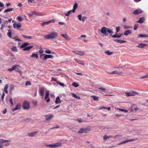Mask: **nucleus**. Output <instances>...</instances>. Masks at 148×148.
<instances>
[{
	"instance_id": "nucleus-1",
	"label": "nucleus",
	"mask_w": 148,
	"mask_h": 148,
	"mask_svg": "<svg viewBox=\"0 0 148 148\" xmlns=\"http://www.w3.org/2000/svg\"><path fill=\"white\" fill-rule=\"evenodd\" d=\"M58 35V33L56 32H53L49 34L45 35L44 38L46 39H52L56 38Z\"/></svg>"
},
{
	"instance_id": "nucleus-2",
	"label": "nucleus",
	"mask_w": 148,
	"mask_h": 148,
	"mask_svg": "<svg viewBox=\"0 0 148 148\" xmlns=\"http://www.w3.org/2000/svg\"><path fill=\"white\" fill-rule=\"evenodd\" d=\"M107 32L111 34H112V33H113V32H112V29H109L105 27H103L102 28L101 30V32L102 33L105 34H106Z\"/></svg>"
},
{
	"instance_id": "nucleus-3",
	"label": "nucleus",
	"mask_w": 148,
	"mask_h": 148,
	"mask_svg": "<svg viewBox=\"0 0 148 148\" xmlns=\"http://www.w3.org/2000/svg\"><path fill=\"white\" fill-rule=\"evenodd\" d=\"M90 127H87L81 128L78 132V133L81 134L84 133H86L87 131L90 130Z\"/></svg>"
},
{
	"instance_id": "nucleus-4",
	"label": "nucleus",
	"mask_w": 148,
	"mask_h": 148,
	"mask_svg": "<svg viewBox=\"0 0 148 148\" xmlns=\"http://www.w3.org/2000/svg\"><path fill=\"white\" fill-rule=\"evenodd\" d=\"M22 106L24 109L28 110L29 108V103L27 101H25Z\"/></svg>"
},
{
	"instance_id": "nucleus-5",
	"label": "nucleus",
	"mask_w": 148,
	"mask_h": 148,
	"mask_svg": "<svg viewBox=\"0 0 148 148\" xmlns=\"http://www.w3.org/2000/svg\"><path fill=\"white\" fill-rule=\"evenodd\" d=\"M125 94L127 96H134L136 95H138V93L134 91H132L128 92L125 93Z\"/></svg>"
},
{
	"instance_id": "nucleus-6",
	"label": "nucleus",
	"mask_w": 148,
	"mask_h": 148,
	"mask_svg": "<svg viewBox=\"0 0 148 148\" xmlns=\"http://www.w3.org/2000/svg\"><path fill=\"white\" fill-rule=\"evenodd\" d=\"M45 88L43 87H40L39 89V95L41 96H43Z\"/></svg>"
},
{
	"instance_id": "nucleus-7",
	"label": "nucleus",
	"mask_w": 148,
	"mask_h": 148,
	"mask_svg": "<svg viewBox=\"0 0 148 148\" xmlns=\"http://www.w3.org/2000/svg\"><path fill=\"white\" fill-rule=\"evenodd\" d=\"M143 11L140 9H138L135 10L133 12V14H138L142 13Z\"/></svg>"
},
{
	"instance_id": "nucleus-8",
	"label": "nucleus",
	"mask_w": 148,
	"mask_h": 148,
	"mask_svg": "<svg viewBox=\"0 0 148 148\" xmlns=\"http://www.w3.org/2000/svg\"><path fill=\"white\" fill-rule=\"evenodd\" d=\"M49 92L48 90L46 91L45 93V100H46V101L47 102H49L50 101V99L49 98Z\"/></svg>"
},
{
	"instance_id": "nucleus-9",
	"label": "nucleus",
	"mask_w": 148,
	"mask_h": 148,
	"mask_svg": "<svg viewBox=\"0 0 148 148\" xmlns=\"http://www.w3.org/2000/svg\"><path fill=\"white\" fill-rule=\"evenodd\" d=\"M73 52L74 53L80 56H83L85 54V52L84 51H73Z\"/></svg>"
},
{
	"instance_id": "nucleus-10",
	"label": "nucleus",
	"mask_w": 148,
	"mask_h": 148,
	"mask_svg": "<svg viewBox=\"0 0 148 148\" xmlns=\"http://www.w3.org/2000/svg\"><path fill=\"white\" fill-rule=\"evenodd\" d=\"M21 107V104L18 103L17 104L16 106L15 107L12 109V110L13 111H14L15 110H17L18 109H20Z\"/></svg>"
},
{
	"instance_id": "nucleus-11",
	"label": "nucleus",
	"mask_w": 148,
	"mask_h": 148,
	"mask_svg": "<svg viewBox=\"0 0 148 148\" xmlns=\"http://www.w3.org/2000/svg\"><path fill=\"white\" fill-rule=\"evenodd\" d=\"M13 27L14 28L16 27L18 29V28H20L21 26V25L20 23H18L17 24L14 23L13 25Z\"/></svg>"
},
{
	"instance_id": "nucleus-12",
	"label": "nucleus",
	"mask_w": 148,
	"mask_h": 148,
	"mask_svg": "<svg viewBox=\"0 0 148 148\" xmlns=\"http://www.w3.org/2000/svg\"><path fill=\"white\" fill-rule=\"evenodd\" d=\"M38 132V131H35L32 133H28L27 135L29 136L33 137L36 135Z\"/></svg>"
},
{
	"instance_id": "nucleus-13",
	"label": "nucleus",
	"mask_w": 148,
	"mask_h": 148,
	"mask_svg": "<svg viewBox=\"0 0 148 148\" xmlns=\"http://www.w3.org/2000/svg\"><path fill=\"white\" fill-rule=\"evenodd\" d=\"M45 119L47 121L50 120L52 119L53 117V115L52 114H50L49 115H46Z\"/></svg>"
},
{
	"instance_id": "nucleus-14",
	"label": "nucleus",
	"mask_w": 148,
	"mask_h": 148,
	"mask_svg": "<svg viewBox=\"0 0 148 148\" xmlns=\"http://www.w3.org/2000/svg\"><path fill=\"white\" fill-rule=\"evenodd\" d=\"M53 58V56L51 55H45L44 57V59L45 60H46L47 59L51 58Z\"/></svg>"
},
{
	"instance_id": "nucleus-15",
	"label": "nucleus",
	"mask_w": 148,
	"mask_h": 148,
	"mask_svg": "<svg viewBox=\"0 0 148 148\" xmlns=\"http://www.w3.org/2000/svg\"><path fill=\"white\" fill-rule=\"evenodd\" d=\"M147 46V45L146 44L140 43L138 45L137 47L140 48H142L144 47Z\"/></svg>"
},
{
	"instance_id": "nucleus-16",
	"label": "nucleus",
	"mask_w": 148,
	"mask_h": 148,
	"mask_svg": "<svg viewBox=\"0 0 148 148\" xmlns=\"http://www.w3.org/2000/svg\"><path fill=\"white\" fill-rule=\"evenodd\" d=\"M61 36H62L63 37L65 38L66 40L68 41H69L70 40V38H69L67 34H62Z\"/></svg>"
},
{
	"instance_id": "nucleus-17",
	"label": "nucleus",
	"mask_w": 148,
	"mask_h": 148,
	"mask_svg": "<svg viewBox=\"0 0 148 148\" xmlns=\"http://www.w3.org/2000/svg\"><path fill=\"white\" fill-rule=\"evenodd\" d=\"M135 140L134 139H130V140H126L125 141H123L121 142L120 143H119V145L121 144H123V143H127V142H129L130 141H135Z\"/></svg>"
},
{
	"instance_id": "nucleus-18",
	"label": "nucleus",
	"mask_w": 148,
	"mask_h": 148,
	"mask_svg": "<svg viewBox=\"0 0 148 148\" xmlns=\"http://www.w3.org/2000/svg\"><path fill=\"white\" fill-rule=\"evenodd\" d=\"M122 35H123L122 34H119V35H117L115 34L113 35H112L111 36L112 37L114 38H119L121 37Z\"/></svg>"
},
{
	"instance_id": "nucleus-19",
	"label": "nucleus",
	"mask_w": 148,
	"mask_h": 148,
	"mask_svg": "<svg viewBox=\"0 0 148 148\" xmlns=\"http://www.w3.org/2000/svg\"><path fill=\"white\" fill-rule=\"evenodd\" d=\"M114 41L115 42H117L118 43H121L125 42H126V41L121 40L114 39Z\"/></svg>"
},
{
	"instance_id": "nucleus-20",
	"label": "nucleus",
	"mask_w": 148,
	"mask_h": 148,
	"mask_svg": "<svg viewBox=\"0 0 148 148\" xmlns=\"http://www.w3.org/2000/svg\"><path fill=\"white\" fill-rule=\"evenodd\" d=\"M33 46H29L26 47L23 49L24 51H28L33 47Z\"/></svg>"
},
{
	"instance_id": "nucleus-21",
	"label": "nucleus",
	"mask_w": 148,
	"mask_h": 148,
	"mask_svg": "<svg viewBox=\"0 0 148 148\" xmlns=\"http://www.w3.org/2000/svg\"><path fill=\"white\" fill-rule=\"evenodd\" d=\"M131 32L130 30H127L125 31L124 33V35L127 36L129 34H131Z\"/></svg>"
},
{
	"instance_id": "nucleus-22",
	"label": "nucleus",
	"mask_w": 148,
	"mask_h": 148,
	"mask_svg": "<svg viewBox=\"0 0 148 148\" xmlns=\"http://www.w3.org/2000/svg\"><path fill=\"white\" fill-rule=\"evenodd\" d=\"M29 43L27 42H25L21 46V48H24L27 45H29Z\"/></svg>"
},
{
	"instance_id": "nucleus-23",
	"label": "nucleus",
	"mask_w": 148,
	"mask_h": 148,
	"mask_svg": "<svg viewBox=\"0 0 148 148\" xmlns=\"http://www.w3.org/2000/svg\"><path fill=\"white\" fill-rule=\"evenodd\" d=\"M78 5L76 3L74 4L73 6V9L72 10V12L74 13L75 11V10L77 8Z\"/></svg>"
},
{
	"instance_id": "nucleus-24",
	"label": "nucleus",
	"mask_w": 148,
	"mask_h": 148,
	"mask_svg": "<svg viewBox=\"0 0 148 148\" xmlns=\"http://www.w3.org/2000/svg\"><path fill=\"white\" fill-rule=\"evenodd\" d=\"M14 66H16V69H15V71L18 72H19V73L21 74L22 73L21 71L20 70V69L18 67H19V66L18 65H14Z\"/></svg>"
},
{
	"instance_id": "nucleus-25",
	"label": "nucleus",
	"mask_w": 148,
	"mask_h": 148,
	"mask_svg": "<svg viewBox=\"0 0 148 148\" xmlns=\"http://www.w3.org/2000/svg\"><path fill=\"white\" fill-rule=\"evenodd\" d=\"M145 21V19L143 17H142L140 18L138 21H137L136 22L137 23H142L144 22Z\"/></svg>"
},
{
	"instance_id": "nucleus-26",
	"label": "nucleus",
	"mask_w": 148,
	"mask_h": 148,
	"mask_svg": "<svg viewBox=\"0 0 148 148\" xmlns=\"http://www.w3.org/2000/svg\"><path fill=\"white\" fill-rule=\"evenodd\" d=\"M34 14L37 15L36 12L35 11H33L30 13L28 14V15L30 17H32V16Z\"/></svg>"
},
{
	"instance_id": "nucleus-27",
	"label": "nucleus",
	"mask_w": 148,
	"mask_h": 148,
	"mask_svg": "<svg viewBox=\"0 0 148 148\" xmlns=\"http://www.w3.org/2000/svg\"><path fill=\"white\" fill-rule=\"evenodd\" d=\"M8 84L5 85V86L4 88V91L6 94L8 93Z\"/></svg>"
},
{
	"instance_id": "nucleus-28",
	"label": "nucleus",
	"mask_w": 148,
	"mask_h": 148,
	"mask_svg": "<svg viewBox=\"0 0 148 148\" xmlns=\"http://www.w3.org/2000/svg\"><path fill=\"white\" fill-rule=\"evenodd\" d=\"M55 102L56 104H58L61 103V101L60 100V98L59 97H58L56 98Z\"/></svg>"
},
{
	"instance_id": "nucleus-29",
	"label": "nucleus",
	"mask_w": 148,
	"mask_h": 148,
	"mask_svg": "<svg viewBox=\"0 0 148 148\" xmlns=\"http://www.w3.org/2000/svg\"><path fill=\"white\" fill-rule=\"evenodd\" d=\"M0 140L1 141V143H5L10 142H11V140H4L3 139H1Z\"/></svg>"
},
{
	"instance_id": "nucleus-30",
	"label": "nucleus",
	"mask_w": 148,
	"mask_h": 148,
	"mask_svg": "<svg viewBox=\"0 0 148 148\" xmlns=\"http://www.w3.org/2000/svg\"><path fill=\"white\" fill-rule=\"evenodd\" d=\"M54 147H60L62 145V143H57L55 144H54Z\"/></svg>"
},
{
	"instance_id": "nucleus-31",
	"label": "nucleus",
	"mask_w": 148,
	"mask_h": 148,
	"mask_svg": "<svg viewBox=\"0 0 148 148\" xmlns=\"http://www.w3.org/2000/svg\"><path fill=\"white\" fill-rule=\"evenodd\" d=\"M109 73L110 74H118L119 75H120L122 73L121 72H119L116 71H113L112 72Z\"/></svg>"
},
{
	"instance_id": "nucleus-32",
	"label": "nucleus",
	"mask_w": 148,
	"mask_h": 148,
	"mask_svg": "<svg viewBox=\"0 0 148 148\" xmlns=\"http://www.w3.org/2000/svg\"><path fill=\"white\" fill-rule=\"evenodd\" d=\"M22 36L25 38L30 39L32 38V37L30 36H27L25 35H22Z\"/></svg>"
},
{
	"instance_id": "nucleus-33",
	"label": "nucleus",
	"mask_w": 148,
	"mask_h": 148,
	"mask_svg": "<svg viewBox=\"0 0 148 148\" xmlns=\"http://www.w3.org/2000/svg\"><path fill=\"white\" fill-rule=\"evenodd\" d=\"M14 9L13 8H9L5 10L4 11V12L5 13H6L12 11Z\"/></svg>"
},
{
	"instance_id": "nucleus-34",
	"label": "nucleus",
	"mask_w": 148,
	"mask_h": 148,
	"mask_svg": "<svg viewBox=\"0 0 148 148\" xmlns=\"http://www.w3.org/2000/svg\"><path fill=\"white\" fill-rule=\"evenodd\" d=\"M138 37H148V35L145 34H139L138 35Z\"/></svg>"
},
{
	"instance_id": "nucleus-35",
	"label": "nucleus",
	"mask_w": 148,
	"mask_h": 148,
	"mask_svg": "<svg viewBox=\"0 0 148 148\" xmlns=\"http://www.w3.org/2000/svg\"><path fill=\"white\" fill-rule=\"evenodd\" d=\"M16 66L14 65L12 68L8 69V71L11 72L12 71L14 70H15V69H16Z\"/></svg>"
},
{
	"instance_id": "nucleus-36",
	"label": "nucleus",
	"mask_w": 148,
	"mask_h": 148,
	"mask_svg": "<svg viewBox=\"0 0 148 148\" xmlns=\"http://www.w3.org/2000/svg\"><path fill=\"white\" fill-rule=\"evenodd\" d=\"M31 57L32 58H34L36 59H37L38 57V56L37 54L34 53L31 56Z\"/></svg>"
},
{
	"instance_id": "nucleus-37",
	"label": "nucleus",
	"mask_w": 148,
	"mask_h": 148,
	"mask_svg": "<svg viewBox=\"0 0 148 148\" xmlns=\"http://www.w3.org/2000/svg\"><path fill=\"white\" fill-rule=\"evenodd\" d=\"M98 89L99 92L101 91L103 92H105V89L102 87L98 88Z\"/></svg>"
},
{
	"instance_id": "nucleus-38",
	"label": "nucleus",
	"mask_w": 148,
	"mask_h": 148,
	"mask_svg": "<svg viewBox=\"0 0 148 148\" xmlns=\"http://www.w3.org/2000/svg\"><path fill=\"white\" fill-rule=\"evenodd\" d=\"M71 94H72V96L73 97H74V98H76V99H81V98L80 97H79L77 96L75 94H74V93H72Z\"/></svg>"
},
{
	"instance_id": "nucleus-39",
	"label": "nucleus",
	"mask_w": 148,
	"mask_h": 148,
	"mask_svg": "<svg viewBox=\"0 0 148 148\" xmlns=\"http://www.w3.org/2000/svg\"><path fill=\"white\" fill-rule=\"evenodd\" d=\"M91 97L93 98L95 101H98L99 100V97L95 96L93 95L91 96Z\"/></svg>"
},
{
	"instance_id": "nucleus-40",
	"label": "nucleus",
	"mask_w": 148,
	"mask_h": 148,
	"mask_svg": "<svg viewBox=\"0 0 148 148\" xmlns=\"http://www.w3.org/2000/svg\"><path fill=\"white\" fill-rule=\"evenodd\" d=\"M72 12V10H70L69 11L65 13V15L66 16H69V14L71 13V12Z\"/></svg>"
},
{
	"instance_id": "nucleus-41",
	"label": "nucleus",
	"mask_w": 148,
	"mask_h": 148,
	"mask_svg": "<svg viewBox=\"0 0 148 148\" xmlns=\"http://www.w3.org/2000/svg\"><path fill=\"white\" fill-rule=\"evenodd\" d=\"M105 53L107 55H110L112 54L113 52H110L109 50H108L107 51L105 52Z\"/></svg>"
},
{
	"instance_id": "nucleus-42",
	"label": "nucleus",
	"mask_w": 148,
	"mask_h": 148,
	"mask_svg": "<svg viewBox=\"0 0 148 148\" xmlns=\"http://www.w3.org/2000/svg\"><path fill=\"white\" fill-rule=\"evenodd\" d=\"M11 50L13 51H17V48L16 46H14L12 47L11 48Z\"/></svg>"
},
{
	"instance_id": "nucleus-43",
	"label": "nucleus",
	"mask_w": 148,
	"mask_h": 148,
	"mask_svg": "<svg viewBox=\"0 0 148 148\" xmlns=\"http://www.w3.org/2000/svg\"><path fill=\"white\" fill-rule=\"evenodd\" d=\"M72 85L75 87H77L79 86V85L75 82H73L72 83Z\"/></svg>"
},
{
	"instance_id": "nucleus-44",
	"label": "nucleus",
	"mask_w": 148,
	"mask_h": 148,
	"mask_svg": "<svg viewBox=\"0 0 148 148\" xmlns=\"http://www.w3.org/2000/svg\"><path fill=\"white\" fill-rule=\"evenodd\" d=\"M49 23V21H48L47 22H43L41 24V25L42 26L44 27L45 25H48Z\"/></svg>"
},
{
	"instance_id": "nucleus-45",
	"label": "nucleus",
	"mask_w": 148,
	"mask_h": 148,
	"mask_svg": "<svg viewBox=\"0 0 148 148\" xmlns=\"http://www.w3.org/2000/svg\"><path fill=\"white\" fill-rule=\"evenodd\" d=\"M132 27V26H127L126 25H125L124 26V29H130V28H131Z\"/></svg>"
},
{
	"instance_id": "nucleus-46",
	"label": "nucleus",
	"mask_w": 148,
	"mask_h": 148,
	"mask_svg": "<svg viewBox=\"0 0 148 148\" xmlns=\"http://www.w3.org/2000/svg\"><path fill=\"white\" fill-rule=\"evenodd\" d=\"M45 53H54V52H51V51L49 50H47L45 51Z\"/></svg>"
},
{
	"instance_id": "nucleus-47",
	"label": "nucleus",
	"mask_w": 148,
	"mask_h": 148,
	"mask_svg": "<svg viewBox=\"0 0 148 148\" xmlns=\"http://www.w3.org/2000/svg\"><path fill=\"white\" fill-rule=\"evenodd\" d=\"M16 19L19 21H23L22 18L20 16H18L16 18Z\"/></svg>"
},
{
	"instance_id": "nucleus-48",
	"label": "nucleus",
	"mask_w": 148,
	"mask_h": 148,
	"mask_svg": "<svg viewBox=\"0 0 148 148\" xmlns=\"http://www.w3.org/2000/svg\"><path fill=\"white\" fill-rule=\"evenodd\" d=\"M57 83L59 84L60 86H61L62 87H64V84L62 83L59 82H57Z\"/></svg>"
},
{
	"instance_id": "nucleus-49",
	"label": "nucleus",
	"mask_w": 148,
	"mask_h": 148,
	"mask_svg": "<svg viewBox=\"0 0 148 148\" xmlns=\"http://www.w3.org/2000/svg\"><path fill=\"white\" fill-rule=\"evenodd\" d=\"M46 147H49L51 148L54 147V144L47 145L46 146Z\"/></svg>"
},
{
	"instance_id": "nucleus-50",
	"label": "nucleus",
	"mask_w": 148,
	"mask_h": 148,
	"mask_svg": "<svg viewBox=\"0 0 148 148\" xmlns=\"http://www.w3.org/2000/svg\"><path fill=\"white\" fill-rule=\"evenodd\" d=\"M119 110L122 111H123L124 112L127 113L128 112V110H124L122 109H118Z\"/></svg>"
},
{
	"instance_id": "nucleus-51",
	"label": "nucleus",
	"mask_w": 148,
	"mask_h": 148,
	"mask_svg": "<svg viewBox=\"0 0 148 148\" xmlns=\"http://www.w3.org/2000/svg\"><path fill=\"white\" fill-rule=\"evenodd\" d=\"M76 61L77 63H78L79 64H82V65H84V63H82V61H80V60H76Z\"/></svg>"
},
{
	"instance_id": "nucleus-52",
	"label": "nucleus",
	"mask_w": 148,
	"mask_h": 148,
	"mask_svg": "<svg viewBox=\"0 0 148 148\" xmlns=\"http://www.w3.org/2000/svg\"><path fill=\"white\" fill-rule=\"evenodd\" d=\"M11 38L12 39H14L15 41H17L18 42H20L21 41V40L20 39H18V38H13V37H12V38Z\"/></svg>"
},
{
	"instance_id": "nucleus-53",
	"label": "nucleus",
	"mask_w": 148,
	"mask_h": 148,
	"mask_svg": "<svg viewBox=\"0 0 148 148\" xmlns=\"http://www.w3.org/2000/svg\"><path fill=\"white\" fill-rule=\"evenodd\" d=\"M25 84L26 86H27L29 85H31V84L30 82L27 81L26 82Z\"/></svg>"
},
{
	"instance_id": "nucleus-54",
	"label": "nucleus",
	"mask_w": 148,
	"mask_h": 148,
	"mask_svg": "<svg viewBox=\"0 0 148 148\" xmlns=\"http://www.w3.org/2000/svg\"><path fill=\"white\" fill-rule=\"evenodd\" d=\"M138 27V24H136L135 25L134 27V30H136Z\"/></svg>"
},
{
	"instance_id": "nucleus-55",
	"label": "nucleus",
	"mask_w": 148,
	"mask_h": 148,
	"mask_svg": "<svg viewBox=\"0 0 148 148\" xmlns=\"http://www.w3.org/2000/svg\"><path fill=\"white\" fill-rule=\"evenodd\" d=\"M7 35L10 38H11V36H12V34L10 32H9L8 33Z\"/></svg>"
},
{
	"instance_id": "nucleus-56",
	"label": "nucleus",
	"mask_w": 148,
	"mask_h": 148,
	"mask_svg": "<svg viewBox=\"0 0 148 148\" xmlns=\"http://www.w3.org/2000/svg\"><path fill=\"white\" fill-rule=\"evenodd\" d=\"M110 136H107L106 135H105L103 137V139L104 140H106L108 138H109Z\"/></svg>"
},
{
	"instance_id": "nucleus-57",
	"label": "nucleus",
	"mask_w": 148,
	"mask_h": 148,
	"mask_svg": "<svg viewBox=\"0 0 148 148\" xmlns=\"http://www.w3.org/2000/svg\"><path fill=\"white\" fill-rule=\"evenodd\" d=\"M9 101L10 103H11L12 105H13V102L12 99L11 98L10 99Z\"/></svg>"
},
{
	"instance_id": "nucleus-58",
	"label": "nucleus",
	"mask_w": 148,
	"mask_h": 148,
	"mask_svg": "<svg viewBox=\"0 0 148 148\" xmlns=\"http://www.w3.org/2000/svg\"><path fill=\"white\" fill-rule=\"evenodd\" d=\"M7 112V108H5L4 110L3 111L2 113L3 114H5Z\"/></svg>"
},
{
	"instance_id": "nucleus-59",
	"label": "nucleus",
	"mask_w": 148,
	"mask_h": 148,
	"mask_svg": "<svg viewBox=\"0 0 148 148\" xmlns=\"http://www.w3.org/2000/svg\"><path fill=\"white\" fill-rule=\"evenodd\" d=\"M49 21V23H54L55 22V20L54 19H52V20H51L50 21Z\"/></svg>"
},
{
	"instance_id": "nucleus-60",
	"label": "nucleus",
	"mask_w": 148,
	"mask_h": 148,
	"mask_svg": "<svg viewBox=\"0 0 148 148\" xmlns=\"http://www.w3.org/2000/svg\"><path fill=\"white\" fill-rule=\"evenodd\" d=\"M78 17L79 21H81L82 20V16L81 15H78Z\"/></svg>"
},
{
	"instance_id": "nucleus-61",
	"label": "nucleus",
	"mask_w": 148,
	"mask_h": 148,
	"mask_svg": "<svg viewBox=\"0 0 148 148\" xmlns=\"http://www.w3.org/2000/svg\"><path fill=\"white\" fill-rule=\"evenodd\" d=\"M120 28L119 27H117L116 28V33H118L120 30Z\"/></svg>"
},
{
	"instance_id": "nucleus-62",
	"label": "nucleus",
	"mask_w": 148,
	"mask_h": 148,
	"mask_svg": "<svg viewBox=\"0 0 148 148\" xmlns=\"http://www.w3.org/2000/svg\"><path fill=\"white\" fill-rule=\"evenodd\" d=\"M86 18L85 16L83 17L82 18V21L84 22L85 20L86 19Z\"/></svg>"
},
{
	"instance_id": "nucleus-63",
	"label": "nucleus",
	"mask_w": 148,
	"mask_h": 148,
	"mask_svg": "<svg viewBox=\"0 0 148 148\" xmlns=\"http://www.w3.org/2000/svg\"><path fill=\"white\" fill-rule=\"evenodd\" d=\"M52 80H53V81H55L56 82H58V81H57V79L56 78H54V77H52Z\"/></svg>"
},
{
	"instance_id": "nucleus-64",
	"label": "nucleus",
	"mask_w": 148,
	"mask_h": 148,
	"mask_svg": "<svg viewBox=\"0 0 148 148\" xmlns=\"http://www.w3.org/2000/svg\"><path fill=\"white\" fill-rule=\"evenodd\" d=\"M5 95V93L4 92H3V95L1 96V99H2V100H3V99H4Z\"/></svg>"
}]
</instances>
